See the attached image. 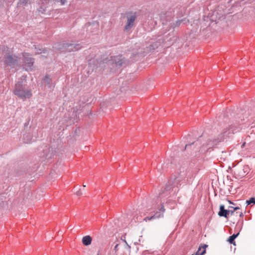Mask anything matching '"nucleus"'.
<instances>
[{
  "mask_svg": "<svg viewBox=\"0 0 255 255\" xmlns=\"http://www.w3.org/2000/svg\"><path fill=\"white\" fill-rule=\"evenodd\" d=\"M233 133V130L230 127H226L223 129L222 131L219 134L217 137L213 138H210L205 141L202 145L200 151L203 153H206L208 151L213 150L218 144L223 142L227 137Z\"/></svg>",
  "mask_w": 255,
  "mask_h": 255,
  "instance_id": "obj_1",
  "label": "nucleus"
},
{
  "mask_svg": "<svg viewBox=\"0 0 255 255\" xmlns=\"http://www.w3.org/2000/svg\"><path fill=\"white\" fill-rule=\"evenodd\" d=\"M13 93L23 101L26 98H30L32 96L31 91L25 88V84L23 83V81L18 82L15 84Z\"/></svg>",
  "mask_w": 255,
  "mask_h": 255,
  "instance_id": "obj_2",
  "label": "nucleus"
},
{
  "mask_svg": "<svg viewBox=\"0 0 255 255\" xmlns=\"http://www.w3.org/2000/svg\"><path fill=\"white\" fill-rule=\"evenodd\" d=\"M215 19H211V17H204L203 21L204 22L202 25L204 26L210 25L213 21L214 20L216 21V23H219L223 26H229L231 25L232 22L233 21V17H215Z\"/></svg>",
  "mask_w": 255,
  "mask_h": 255,
  "instance_id": "obj_3",
  "label": "nucleus"
},
{
  "mask_svg": "<svg viewBox=\"0 0 255 255\" xmlns=\"http://www.w3.org/2000/svg\"><path fill=\"white\" fill-rule=\"evenodd\" d=\"M114 255H125L127 252H130V247L125 241L124 243L117 244L114 249Z\"/></svg>",
  "mask_w": 255,
  "mask_h": 255,
  "instance_id": "obj_4",
  "label": "nucleus"
},
{
  "mask_svg": "<svg viewBox=\"0 0 255 255\" xmlns=\"http://www.w3.org/2000/svg\"><path fill=\"white\" fill-rule=\"evenodd\" d=\"M22 56L23 57V67L26 71L31 70L34 63V59L27 53H22Z\"/></svg>",
  "mask_w": 255,
  "mask_h": 255,
  "instance_id": "obj_5",
  "label": "nucleus"
},
{
  "mask_svg": "<svg viewBox=\"0 0 255 255\" xmlns=\"http://www.w3.org/2000/svg\"><path fill=\"white\" fill-rule=\"evenodd\" d=\"M19 60L17 56L8 53L4 56V63L6 66H12L17 64Z\"/></svg>",
  "mask_w": 255,
  "mask_h": 255,
  "instance_id": "obj_6",
  "label": "nucleus"
},
{
  "mask_svg": "<svg viewBox=\"0 0 255 255\" xmlns=\"http://www.w3.org/2000/svg\"><path fill=\"white\" fill-rule=\"evenodd\" d=\"M135 17H128L127 23L125 27V30H129L134 25Z\"/></svg>",
  "mask_w": 255,
  "mask_h": 255,
  "instance_id": "obj_7",
  "label": "nucleus"
},
{
  "mask_svg": "<svg viewBox=\"0 0 255 255\" xmlns=\"http://www.w3.org/2000/svg\"><path fill=\"white\" fill-rule=\"evenodd\" d=\"M229 210L225 209L224 205H220V211L218 213V215L220 217H224L226 218L229 217Z\"/></svg>",
  "mask_w": 255,
  "mask_h": 255,
  "instance_id": "obj_8",
  "label": "nucleus"
},
{
  "mask_svg": "<svg viewBox=\"0 0 255 255\" xmlns=\"http://www.w3.org/2000/svg\"><path fill=\"white\" fill-rule=\"evenodd\" d=\"M193 21V17H191L190 19H187L186 18H184L182 20H178L176 21V23L174 24V26H178L181 22H183L184 24L190 23L192 21Z\"/></svg>",
  "mask_w": 255,
  "mask_h": 255,
  "instance_id": "obj_9",
  "label": "nucleus"
},
{
  "mask_svg": "<svg viewBox=\"0 0 255 255\" xmlns=\"http://www.w3.org/2000/svg\"><path fill=\"white\" fill-rule=\"evenodd\" d=\"M42 82L46 84L48 88H51L52 87V79L48 75H46L44 77L42 80Z\"/></svg>",
  "mask_w": 255,
  "mask_h": 255,
  "instance_id": "obj_10",
  "label": "nucleus"
},
{
  "mask_svg": "<svg viewBox=\"0 0 255 255\" xmlns=\"http://www.w3.org/2000/svg\"><path fill=\"white\" fill-rule=\"evenodd\" d=\"M206 247H207V245H206L200 246L196 253L192 254V255H203L206 253Z\"/></svg>",
  "mask_w": 255,
  "mask_h": 255,
  "instance_id": "obj_11",
  "label": "nucleus"
},
{
  "mask_svg": "<svg viewBox=\"0 0 255 255\" xmlns=\"http://www.w3.org/2000/svg\"><path fill=\"white\" fill-rule=\"evenodd\" d=\"M92 239L90 236H86L82 238V243L85 246H89L92 243Z\"/></svg>",
  "mask_w": 255,
  "mask_h": 255,
  "instance_id": "obj_12",
  "label": "nucleus"
},
{
  "mask_svg": "<svg viewBox=\"0 0 255 255\" xmlns=\"http://www.w3.org/2000/svg\"><path fill=\"white\" fill-rule=\"evenodd\" d=\"M157 212H156L155 213V214L150 217H146L145 218H144L143 219V221H145V222H147V221H150L152 219H155V218H162V215H157Z\"/></svg>",
  "mask_w": 255,
  "mask_h": 255,
  "instance_id": "obj_13",
  "label": "nucleus"
},
{
  "mask_svg": "<svg viewBox=\"0 0 255 255\" xmlns=\"http://www.w3.org/2000/svg\"><path fill=\"white\" fill-rule=\"evenodd\" d=\"M239 233L237 234H233L232 236H230L228 239V241L230 243L235 245V242H234L235 239L239 235Z\"/></svg>",
  "mask_w": 255,
  "mask_h": 255,
  "instance_id": "obj_14",
  "label": "nucleus"
},
{
  "mask_svg": "<svg viewBox=\"0 0 255 255\" xmlns=\"http://www.w3.org/2000/svg\"><path fill=\"white\" fill-rule=\"evenodd\" d=\"M66 2V0H54V3H57L60 5H63Z\"/></svg>",
  "mask_w": 255,
  "mask_h": 255,
  "instance_id": "obj_15",
  "label": "nucleus"
},
{
  "mask_svg": "<svg viewBox=\"0 0 255 255\" xmlns=\"http://www.w3.org/2000/svg\"><path fill=\"white\" fill-rule=\"evenodd\" d=\"M240 209L239 207H235V208H234V210H229V216L230 215L231 216H234L235 214V212L238 211V210H239Z\"/></svg>",
  "mask_w": 255,
  "mask_h": 255,
  "instance_id": "obj_16",
  "label": "nucleus"
},
{
  "mask_svg": "<svg viewBox=\"0 0 255 255\" xmlns=\"http://www.w3.org/2000/svg\"><path fill=\"white\" fill-rule=\"evenodd\" d=\"M246 203L248 205H249L251 203L255 204V197H252L249 200H247Z\"/></svg>",
  "mask_w": 255,
  "mask_h": 255,
  "instance_id": "obj_17",
  "label": "nucleus"
},
{
  "mask_svg": "<svg viewBox=\"0 0 255 255\" xmlns=\"http://www.w3.org/2000/svg\"><path fill=\"white\" fill-rule=\"evenodd\" d=\"M235 216L242 217L243 216V213L241 211L238 212V211L235 212Z\"/></svg>",
  "mask_w": 255,
  "mask_h": 255,
  "instance_id": "obj_18",
  "label": "nucleus"
},
{
  "mask_svg": "<svg viewBox=\"0 0 255 255\" xmlns=\"http://www.w3.org/2000/svg\"><path fill=\"white\" fill-rule=\"evenodd\" d=\"M165 209L163 206V205H161V208L159 209L160 212H161V214L162 215V217H163V214L165 212Z\"/></svg>",
  "mask_w": 255,
  "mask_h": 255,
  "instance_id": "obj_19",
  "label": "nucleus"
},
{
  "mask_svg": "<svg viewBox=\"0 0 255 255\" xmlns=\"http://www.w3.org/2000/svg\"><path fill=\"white\" fill-rule=\"evenodd\" d=\"M75 194L77 196H81L82 195V192L80 190H79L76 192Z\"/></svg>",
  "mask_w": 255,
  "mask_h": 255,
  "instance_id": "obj_20",
  "label": "nucleus"
},
{
  "mask_svg": "<svg viewBox=\"0 0 255 255\" xmlns=\"http://www.w3.org/2000/svg\"><path fill=\"white\" fill-rule=\"evenodd\" d=\"M115 64L116 65L121 66L122 64V62L121 61V60L118 61H115Z\"/></svg>",
  "mask_w": 255,
  "mask_h": 255,
  "instance_id": "obj_21",
  "label": "nucleus"
},
{
  "mask_svg": "<svg viewBox=\"0 0 255 255\" xmlns=\"http://www.w3.org/2000/svg\"><path fill=\"white\" fill-rule=\"evenodd\" d=\"M14 0H3V1H4L5 2H11L12 1H13Z\"/></svg>",
  "mask_w": 255,
  "mask_h": 255,
  "instance_id": "obj_22",
  "label": "nucleus"
},
{
  "mask_svg": "<svg viewBox=\"0 0 255 255\" xmlns=\"http://www.w3.org/2000/svg\"><path fill=\"white\" fill-rule=\"evenodd\" d=\"M245 144H246V142H244V143H243V144L242 145V146H242V148H243V147H244L245 146Z\"/></svg>",
  "mask_w": 255,
  "mask_h": 255,
  "instance_id": "obj_23",
  "label": "nucleus"
},
{
  "mask_svg": "<svg viewBox=\"0 0 255 255\" xmlns=\"http://www.w3.org/2000/svg\"><path fill=\"white\" fill-rule=\"evenodd\" d=\"M158 213L157 214V215H161V213H160L159 212H157Z\"/></svg>",
  "mask_w": 255,
  "mask_h": 255,
  "instance_id": "obj_24",
  "label": "nucleus"
},
{
  "mask_svg": "<svg viewBox=\"0 0 255 255\" xmlns=\"http://www.w3.org/2000/svg\"><path fill=\"white\" fill-rule=\"evenodd\" d=\"M229 202L230 203H232L230 201H229Z\"/></svg>",
  "mask_w": 255,
  "mask_h": 255,
  "instance_id": "obj_25",
  "label": "nucleus"
},
{
  "mask_svg": "<svg viewBox=\"0 0 255 255\" xmlns=\"http://www.w3.org/2000/svg\"><path fill=\"white\" fill-rule=\"evenodd\" d=\"M83 187H86V185H83Z\"/></svg>",
  "mask_w": 255,
  "mask_h": 255,
  "instance_id": "obj_26",
  "label": "nucleus"
}]
</instances>
